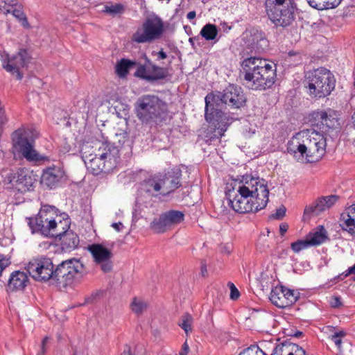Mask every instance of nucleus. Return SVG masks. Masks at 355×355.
<instances>
[{"mask_svg": "<svg viewBox=\"0 0 355 355\" xmlns=\"http://www.w3.org/2000/svg\"><path fill=\"white\" fill-rule=\"evenodd\" d=\"M189 350V345H187V342H185L182 347L181 350L179 352V355H187Z\"/></svg>", "mask_w": 355, "mask_h": 355, "instance_id": "680f3d73", "label": "nucleus"}, {"mask_svg": "<svg viewBox=\"0 0 355 355\" xmlns=\"http://www.w3.org/2000/svg\"><path fill=\"white\" fill-rule=\"evenodd\" d=\"M130 144L131 141L126 136L123 137L122 143L119 139V146L108 141L102 142L96 150L97 155L104 158L109 164L116 168L120 161V151L123 150L125 146L131 149Z\"/></svg>", "mask_w": 355, "mask_h": 355, "instance_id": "dca6fc26", "label": "nucleus"}, {"mask_svg": "<svg viewBox=\"0 0 355 355\" xmlns=\"http://www.w3.org/2000/svg\"><path fill=\"white\" fill-rule=\"evenodd\" d=\"M27 223L31 230L32 234H40L45 237L57 239L60 234L64 232L62 231L63 222H55V225L49 230V224L51 223L49 220L43 218L38 219V217H27Z\"/></svg>", "mask_w": 355, "mask_h": 355, "instance_id": "a211bd4d", "label": "nucleus"}, {"mask_svg": "<svg viewBox=\"0 0 355 355\" xmlns=\"http://www.w3.org/2000/svg\"><path fill=\"white\" fill-rule=\"evenodd\" d=\"M29 279L26 272L20 270L12 272L8 279L6 291L8 293L24 291L26 287Z\"/></svg>", "mask_w": 355, "mask_h": 355, "instance_id": "c756f323", "label": "nucleus"}, {"mask_svg": "<svg viewBox=\"0 0 355 355\" xmlns=\"http://www.w3.org/2000/svg\"><path fill=\"white\" fill-rule=\"evenodd\" d=\"M313 8L323 10L337 7L342 0H306Z\"/></svg>", "mask_w": 355, "mask_h": 355, "instance_id": "c9c22d12", "label": "nucleus"}, {"mask_svg": "<svg viewBox=\"0 0 355 355\" xmlns=\"http://www.w3.org/2000/svg\"><path fill=\"white\" fill-rule=\"evenodd\" d=\"M340 226L343 230L355 237V215L342 214L340 218Z\"/></svg>", "mask_w": 355, "mask_h": 355, "instance_id": "f704fd0d", "label": "nucleus"}, {"mask_svg": "<svg viewBox=\"0 0 355 355\" xmlns=\"http://www.w3.org/2000/svg\"><path fill=\"white\" fill-rule=\"evenodd\" d=\"M347 336V332L345 330H340L335 331L329 338L334 343L338 349L340 350L342 345V338Z\"/></svg>", "mask_w": 355, "mask_h": 355, "instance_id": "a18cd8bd", "label": "nucleus"}, {"mask_svg": "<svg viewBox=\"0 0 355 355\" xmlns=\"http://www.w3.org/2000/svg\"><path fill=\"white\" fill-rule=\"evenodd\" d=\"M85 164L88 171L94 175H98L101 173H108L112 171L114 168L104 159L97 155V152L94 155L90 154L85 161Z\"/></svg>", "mask_w": 355, "mask_h": 355, "instance_id": "cd10ccee", "label": "nucleus"}, {"mask_svg": "<svg viewBox=\"0 0 355 355\" xmlns=\"http://www.w3.org/2000/svg\"><path fill=\"white\" fill-rule=\"evenodd\" d=\"M287 59L295 62V64L301 63L302 58L300 51H290Z\"/></svg>", "mask_w": 355, "mask_h": 355, "instance_id": "09e8293b", "label": "nucleus"}, {"mask_svg": "<svg viewBox=\"0 0 355 355\" xmlns=\"http://www.w3.org/2000/svg\"><path fill=\"white\" fill-rule=\"evenodd\" d=\"M36 217H38V219L43 218L44 220H49L51 222L49 224V230L54 227L55 222L61 220L62 223V221L67 220L66 218H70L67 213L61 212L56 207L47 204L42 205Z\"/></svg>", "mask_w": 355, "mask_h": 355, "instance_id": "bb28decb", "label": "nucleus"}, {"mask_svg": "<svg viewBox=\"0 0 355 355\" xmlns=\"http://www.w3.org/2000/svg\"><path fill=\"white\" fill-rule=\"evenodd\" d=\"M336 83L334 73L324 67L306 71L303 81L307 94L315 100L329 96L335 89Z\"/></svg>", "mask_w": 355, "mask_h": 355, "instance_id": "20e7f679", "label": "nucleus"}, {"mask_svg": "<svg viewBox=\"0 0 355 355\" xmlns=\"http://www.w3.org/2000/svg\"><path fill=\"white\" fill-rule=\"evenodd\" d=\"M239 355H268L257 345H252L243 350Z\"/></svg>", "mask_w": 355, "mask_h": 355, "instance_id": "49530a36", "label": "nucleus"}, {"mask_svg": "<svg viewBox=\"0 0 355 355\" xmlns=\"http://www.w3.org/2000/svg\"><path fill=\"white\" fill-rule=\"evenodd\" d=\"M193 321V318L192 315L188 313H184L181 316L178 324L184 331V332L188 334L192 331L191 324Z\"/></svg>", "mask_w": 355, "mask_h": 355, "instance_id": "a19ab883", "label": "nucleus"}, {"mask_svg": "<svg viewBox=\"0 0 355 355\" xmlns=\"http://www.w3.org/2000/svg\"><path fill=\"white\" fill-rule=\"evenodd\" d=\"M66 180L64 168L60 166L52 165L43 169L40 184L43 187L55 189L60 187Z\"/></svg>", "mask_w": 355, "mask_h": 355, "instance_id": "aec40b11", "label": "nucleus"}, {"mask_svg": "<svg viewBox=\"0 0 355 355\" xmlns=\"http://www.w3.org/2000/svg\"><path fill=\"white\" fill-rule=\"evenodd\" d=\"M247 42L257 53H262L269 45L266 33L259 27H250L245 31Z\"/></svg>", "mask_w": 355, "mask_h": 355, "instance_id": "393cba45", "label": "nucleus"}, {"mask_svg": "<svg viewBox=\"0 0 355 355\" xmlns=\"http://www.w3.org/2000/svg\"><path fill=\"white\" fill-rule=\"evenodd\" d=\"M63 223L62 231L64 232L60 234L57 239L61 241V248L64 252H71L78 248L79 245V236L71 230H69L71 225V219L66 218Z\"/></svg>", "mask_w": 355, "mask_h": 355, "instance_id": "a878e982", "label": "nucleus"}, {"mask_svg": "<svg viewBox=\"0 0 355 355\" xmlns=\"http://www.w3.org/2000/svg\"><path fill=\"white\" fill-rule=\"evenodd\" d=\"M287 336L299 338L304 336V333L299 330H296L294 332L291 331L290 333L287 334Z\"/></svg>", "mask_w": 355, "mask_h": 355, "instance_id": "052dcab7", "label": "nucleus"}, {"mask_svg": "<svg viewBox=\"0 0 355 355\" xmlns=\"http://www.w3.org/2000/svg\"><path fill=\"white\" fill-rule=\"evenodd\" d=\"M144 62H139L134 76L150 83H155L160 80L167 81L171 75L167 67H160L154 63L146 53L141 55Z\"/></svg>", "mask_w": 355, "mask_h": 355, "instance_id": "9b49d317", "label": "nucleus"}, {"mask_svg": "<svg viewBox=\"0 0 355 355\" xmlns=\"http://www.w3.org/2000/svg\"><path fill=\"white\" fill-rule=\"evenodd\" d=\"M49 342V337H44L41 343L40 350L37 352V355H45L46 352V344Z\"/></svg>", "mask_w": 355, "mask_h": 355, "instance_id": "5fc2aeb1", "label": "nucleus"}, {"mask_svg": "<svg viewBox=\"0 0 355 355\" xmlns=\"http://www.w3.org/2000/svg\"><path fill=\"white\" fill-rule=\"evenodd\" d=\"M54 268L52 259L44 255L33 258L25 266L29 275L34 280L40 282L52 280Z\"/></svg>", "mask_w": 355, "mask_h": 355, "instance_id": "4468645a", "label": "nucleus"}, {"mask_svg": "<svg viewBox=\"0 0 355 355\" xmlns=\"http://www.w3.org/2000/svg\"><path fill=\"white\" fill-rule=\"evenodd\" d=\"M288 229V225L286 223H283L279 225V233L282 236H284Z\"/></svg>", "mask_w": 355, "mask_h": 355, "instance_id": "e2e57ef3", "label": "nucleus"}, {"mask_svg": "<svg viewBox=\"0 0 355 355\" xmlns=\"http://www.w3.org/2000/svg\"><path fill=\"white\" fill-rule=\"evenodd\" d=\"M17 0H0V10L7 15L11 11V8L17 6Z\"/></svg>", "mask_w": 355, "mask_h": 355, "instance_id": "c03bdc74", "label": "nucleus"}, {"mask_svg": "<svg viewBox=\"0 0 355 355\" xmlns=\"http://www.w3.org/2000/svg\"><path fill=\"white\" fill-rule=\"evenodd\" d=\"M60 152L64 154L69 153L71 150V146L69 144L67 143V141H63V143L60 144Z\"/></svg>", "mask_w": 355, "mask_h": 355, "instance_id": "6e6d98bb", "label": "nucleus"}, {"mask_svg": "<svg viewBox=\"0 0 355 355\" xmlns=\"http://www.w3.org/2000/svg\"><path fill=\"white\" fill-rule=\"evenodd\" d=\"M200 273L202 277H206L207 275V263L205 260H202L200 262Z\"/></svg>", "mask_w": 355, "mask_h": 355, "instance_id": "bf43d9fd", "label": "nucleus"}, {"mask_svg": "<svg viewBox=\"0 0 355 355\" xmlns=\"http://www.w3.org/2000/svg\"><path fill=\"white\" fill-rule=\"evenodd\" d=\"M241 67V74L252 89L266 90L271 88L276 81V64L268 63L266 60L250 56L243 60Z\"/></svg>", "mask_w": 355, "mask_h": 355, "instance_id": "f03ea898", "label": "nucleus"}, {"mask_svg": "<svg viewBox=\"0 0 355 355\" xmlns=\"http://www.w3.org/2000/svg\"><path fill=\"white\" fill-rule=\"evenodd\" d=\"M140 189L149 197L156 198L161 196L162 185L159 174H155L144 179L140 183Z\"/></svg>", "mask_w": 355, "mask_h": 355, "instance_id": "c85d7f7f", "label": "nucleus"}, {"mask_svg": "<svg viewBox=\"0 0 355 355\" xmlns=\"http://www.w3.org/2000/svg\"><path fill=\"white\" fill-rule=\"evenodd\" d=\"M132 311L136 314H141L146 309L147 304L141 300H138L135 297L130 304Z\"/></svg>", "mask_w": 355, "mask_h": 355, "instance_id": "79ce46f5", "label": "nucleus"}, {"mask_svg": "<svg viewBox=\"0 0 355 355\" xmlns=\"http://www.w3.org/2000/svg\"><path fill=\"white\" fill-rule=\"evenodd\" d=\"M216 105L228 106L231 109H241L246 105L247 96L241 87L229 84L222 92L212 91L206 95Z\"/></svg>", "mask_w": 355, "mask_h": 355, "instance_id": "6e6552de", "label": "nucleus"}, {"mask_svg": "<svg viewBox=\"0 0 355 355\" xmlns=\"http://www.w3.org/2000/svg\"><path fill=\"white\" fill-rule=\"evenodd\" d=\"M150 229L156 234H162L167 231L169 228L166 218L164 214H161L159 217L154 218L150 223Z\"/></svg>", "mask_w": 355, "mask_h": 355, "instance_id": "e433bc0d", "label": "nucleus"}, {"mask_svg": "<svg viewBox=\"0 0 355 355\" xmlns=\"http://www.w3.org/2000/svg\"><path fill=\"white\" fill-rule=\"evenodd\" d=\"M125 11V6L121 3L107 2L102 10V12L112 17L121 16Z\"/></svg>", "mask_w": 355, "mask_h": 355, "instance_id": "72a5a7b5", "label": "nucleus"}, {"mask_svg": "<svg viewBox=\"0 0 355 355\" xmlns=\"http://www.w3.org/2000/svg\"><path fill=\"white\" fill-rule=\"evenodd\" d=\"M151 54L153 56L157 55V60H165L167 58V54L165 51H164L163 49H161V50L158 52L153 51H152Z\"/></svg>", "mask_w": 355, "mask_h": 355, "instance_id": "4d7b16f0", "label": "nucleus"}, {"mask_svg": "<svg viewBox=\"0 0 355 355\" xmlns=\"http://www.w3.org/2000/svg\"><path fill=\"white\" fill-rule=\"evenodd\" d=\"M31 60V52L27 49L21 48L10 57L8 54L2 56V67L6 71L15 75L17 80H21L24 75L20 69L27 68Z\"/></svg>", "mask_w": 355, "mask_h": 355, "instance_id": "2eb2a0df", "label": "nucleus"}, {"mask_svg": "<svg viewBox=\"0 0 355 355\" xmlns=\"http://www.w3.org/2000/svg\"><path fill=\"white\" fill-rule=\"evenodd\" d=\"M88 250L92 254L96 264L99 265L104 273L110 272L113 268L112 261V252L102 244L93 243L88 246Z\"/></svg>", "mask_w": 355, "mask_h": 355, "instance_id": "412c9836", "label": "nucleus"}, {"mask_svg": "<svg viewBox=\"0 0 355 355\" xmlns=\"http://www.w3.org/2000/svg\"><path fill=\"white\" fill-rule=\"evenodd\" d=\"M344 277H348L350 275H353L354 276L352 277V279L355 282V264L351 267H349L348 269L343 273Z\"/></svg>", "mask_w": 355, "mask_h": 355, "instance_id": "13d9d810", "label": "nucleus"}, {"mask_svg": "<svg viewBox=\"0 0 355 355\" xmlns=\"http://www.w3.org/2000/svg\"><path fill=\"white\" fill-rule=\"evenodd\" d=\"M297 10L295 0H272L267 15L275 26L286 28L295 21Z\"/></svg>", "mask_w": 355, "mask_h": 355, "instance_id": "0eeeda50", "label": "nucleus"}, {"mask_svg": "<svg viewBox=\"0 0 355 355\" xmlns=\"http://www.w3.org/2000/svg\"><path fill=\"white\" fill-rule=\"evenodd\" d=\"M218 33V27L215 24H207L200 31V35L205 40H214L216 39Z\"/></svg>", "mask_w": 355, "mask_h": 355, "instance_id": "ea45409f", "label": "nucleus"}, {"mask_svg": "<svg viewBox=\"0 0 355 355\" xmlns=\"http://www.w3.org/2000/svg\"><path fill=\"white\" fill-rule=\"evenodd\" d=\"M139 62L127 58H122L117 62L115 71L120 78H125L129 73L130 69L137 67L138 68Z\"/></svg>", "mask_w": 355, "mask_h": 355, "instance_id": "2f4dec72", "label": "nucleus"}, {"mask_svg": "<svg viewBox=\"0 0 355 355\" xmlns=\"http://www.w3.org/2000/svg\"><path fill=\"white\" fill-rule=\"evenodd\" d=\"M10 264V258H7L4 254H0V277L2 275V272Z\"/></svg>", "mask_w": 355, "mask_h": 355, "instance_id": "3c124183", "label": "nucleus"}, {"mask_svg": "<svg viewBox=\"0 0 355 355\" xmlns=\"http://www.w3.org/2000/svg\"><path fill=\"white\" fill-rule=\"evenodd\" d=\"M300 297V293L284 286L279 285L272 288L270 300L272 304L280 309L291 306Z\"/></svg>", "mask_w": 355, "mask_h": 355, "instance_id": "6ab92c4d", "label": "nucleus"}, {"mask_svg": "<svg viewBox=\"0 0 355 355\" xmlns=\"http://www.w3.org/2000/svg\"><path fill=\"white\" fill-rule=\"evenodd\" d=\"M163 214L169 228L181 223L184 220V214L181 211L171 209Z\"/></svg>", "mask_w": 355, "mask_h": 355, "instance_id": "4c0bfd02", "label": "nucleus"}, {"mask_svg": "<svg viewBox=\"0 0 355 355\" xmlns=\"http://www.w3.org/2000/svg\"><path fill=\"white\" fill-rule=\"evenodd\" d=\"M286 209L285 206L282 205L279 208L276 210L275 214L270 216V218L282 220L286 214Z\"/></svg>", "mask_w": 355, "mask_h": 355, "instance_id": "8fccbe9b", "label": "nucleus"}, {"mask_svg": "<svg viewBox=\"0 0 355 355\" xmlns=\"http://www.w3.org/2000/svg\"><path fill=\"white\" fill-rule=\"evenodd\" d=\"M35 181L32 172L26 168H19L15 171H11L3 179L5 184L16 187L21 193L31 190Z\"/></svg>", "mask_w": 355, "mask_h": 355, "instance_id": "f3484780", "label": "nucleus"}, {"mask_svg": "<svg viewBox=\"0 0 355 355\" xmlns=\"http://www.w3.org/2000/svg\"><path fill=\"white\" fill-rule=\"evenodd\" d=\"M355 119L354 114L352 116V123L348 124L345 128V134L348 137V140H352V144L355 146Z\"/></svg>", "mask_w": 355, "mask_h": 355, "instance_id": "de8ad7c7", "label": "nucleus"}, {"mask_svg": "<svg viewBox=\"0 0 355 355\" xmlns=\"http://www.w3.org/2000/svg\"><path fill=\"white\" fill-rule=\"evenodd\" d=\"M85 274V266L80 260L71 258L55 265L52 280L60 288H72Z\"/></svg>", "mask_w": 355, "mask_h": 355, "instance_id": "423d86ee", "label": "nucleus"}, {"mask_svg": "<svg viewBox=\"0 0 355 355\" xmlns=\"http://www.w3.org/2000/svg\"><path fill=\"white\" fill-rule=\"evenodd\" d=\"M309 247H311V245H310V243L306 238L305 240L299 239V240L292 243L291 245V248L292 250L295 253H298L301 250L306 249Z\"/></svg>", "mask_w": 355, "mask_h": 355, "instance_id": "37998d69", "label": "nucleus"}, {"mask_svg": "<svg viewBox=\"0 0 355 355\" xmlns=\"http://www.w3.org/2000/svg\"><path fill=\"white\" fill-rule=\"evenodd\" d=\"M112 227L114 228L117 232H120L123 228V225L121 222L113 223L112 224Z\"/></svg>", "mask_w": 355, "mask_h": 355, "instance_id": "0e129e2a", "label": "nucleus"}, {"mask_svg": "<svg viewBox=\"0 0 355 355\" xmlns=\"http://www.w3.org/2000/svg\"><path fill=\"white\" fill-rule=\"evenodd\" d=\"M205 119L209 123V128L211 129L210 135L209 132L205 136L206 141L211 142L217 139L221 138L227 131L229 126L236 119L232 117L230 113L222 110V105H216L211 101L209 97L205 98Z\"/></svg>", "mask_w": 355, "mask_h": 355, "instance_id": "39448f33", "label": "nucleus"}, {"mask_svg": "<svg viewBox=\"0 0 355 355\" xmlns=\"http://www.w3.org/2000/svg\"><path fill=\"white\" fill-rule=\"evenodd\" d=\"M306 239L311 246L319 245L328 239L327 232L322 225H320L315 232H309Z\"/></svg>", "mask_w": 355, "mask_h": 355, "instance_id": "473e14b6", "label": "nucleus"}, {"mask_svg": "<svg viewBox=\"0 0 355 355\" xmlns=\"http://www.w3.org/2000/svg\"><path fill=\"white\" fill-rule=\"evenodd\" d=\"M164 32L162 19L153 13L146 17L141 27L133 33L132 40L138 44L150 43L159 39Z\"/></svg>", "mask_w": 355, "mask_h": 355, "instance_id": "1a4fd4ad", "label": "nucleus"}, {"mask_svg": "<svg viewBox=\"0 0 355 355\" xmlns=\"http://www.w3.org/2000/svg\"><path fill=\"white\" fill-rule=\"evenodd\" d=\"M347 212L345 213V214H347V215H355V204L351 205L349 207H348L347 209Z\"/></svg>", "mask_w": 355, "mask_h": 355, "instance_id": "774afa93", "label": "nucleus"}, {"mask_svg": "<svg viewBox=\"0 0 355 355\" xmlns=\"http://www.w3.org/2000/svg\"><path fill=\"white\" fill-rule=\"evenodd\" d=\"M340 114L338 111L328 108L314 110L309 114V120L313 131L322 133L326 137L340 127Z\"/></svg>", "mask_w": 355, "mask_h": 355, "instance_id": "9d476101", "label": "nucleus"}, {"mask_svg": "<svg viewBox=\"0 0 355 355\" xmlns=\"http://www.w3.org/2000/svg\"><path fill=\"white\" fill-rule=\"evenodd\" d=\"M340 199L338 195H329L318 198L312 204L306 205L303 217L309 219L312 216H319L322 212L332 207Z\"/></svg>", "mask_w": 355, "mask_h": 355, "instance_id": "5701e85b", "label": "nucleus"}, {"mask_svg": "<svg viewBox=\"0 0 355 355\" xmlns=\"http://www.w3.org/2000/svg\"><path fill=\"white\" fill-rule=\"evenodd\" d=\"M327 137L322 133L313 131L302 143L289 141L287 153L297 162L313 163L319 161L326 153Z\"/></svg>", "mask_w": 355, "mask_h": 355, "instance_id": "7ed1b4c3", "label": "nucleus"}, {"mask_svg": "<svg viewBox=\"0 0 355 355\" xmlns=\"http://www.w3.org/2000/svg\"><path fill=\"white\" fill-rule=\"evenodd\" d=\"M228 286L230 289V298L232 300H236L240 296V293H239V290L236 288L234 284L232 282L228 283Z\"/></svg>", "mask_w": 355, "mask_h": 355, "instance_id": "603ef678", "label": "nucleus"}, {"mask_svg": "<svg viewBox=\"0 0 355 355\" xmlns=\"http://www.w3.org/2000/svg\"><path fill=\"white\" fill-rule=\"evenodd\" d=\"M293 355H307L306 352L302 347L299 346L295 353L293 352Z\"/></svg>", "mask_w": 355, "mask_h": 355, "instance_id": "69168bd1", "label": "nucleus"}, {"mask_svg": "<svg viewBox=\"0 0 355 355\" xmlns=\"http://www.w3.org/2000/svg\"><path fill=\"white\" fill-rule=\"evenodd\" d=\"M298 347V345L286 339L276 345L271 355H293V352L295 353Z\"/></svg>", "mask_w": 355, "mask_h": 355, "instance_id": "7c9ffc66", "label": "nucleus"}, {"mask_svg": "<svg viewBox=\"0 0 355 355\" xmlns=\"http://www.w3.org/2000/svg\"><path fill=\"white\" fill-rule=\"evenodd\" d=\"M162 185L161 196L168 197L182 187V171L178 167L168 170L164 173H159Z\"/></svg>", "mask_w": 355, "mask_h": 355, "instance_id": "4be33fe9", "label": "nucleus"}, {"mask_svg": "<svg viewBox=\"0 0 355 355\" xmlns=\"http://www.w3.org/2000/svg\"><path fill=\"white\" fill-rule=\"evenodd\" d=\"M329 303L332 308H340L343 306L340 296H332L330 299Z\"/></svg>", "mask_w": 355, "mask_h": 355, "instance_id": "864d4df0", "label": "nucleus"}, {"mask_svg": "<svg viewBox=\"0 0 355 355\" xmlns=\"http://www.w3.org/2000/svg\"><path fill=\"white\" fill-rule=\"evenodd\" d=\"M238 188L248 189L254 200L260 201L256 205V211H260L266 207L269 201V189L264 179L245 174L242 176Z\"/></svg>", "mask_w": 355, "mask_h": 355, "instance_id": "ddd939ff", "label": "nucleus"}, {"mask_svg": "<svg viewBox=\"0 0 355 355\" xmlns=\"http://www.w3.org/2000/svg\"><path fill=\"white\" fill-rule=\"evenodd\" d=\"M136 117L144 127L159 131L171 119L167 103L155 94H144L134 104Z\"/></svg>", "mask_w": 355, "mask_h": 355, "instance_id": "f257e3e1", "label": "nucleus"}, {"mask_svg": "<svg viewBox=\"0 0 355 355\" xmlns=\"http://www.w3.org/2000/svg\"><path fill=\"white\" fill-rule=\"evenodd\" d=\"M13 142L15 148L21 153L22 155L28 161H40L46 157H41L33 148V144L28 139L22 135V131L20 129L15 130L13 133Z\"/></svg>", "mask_w": 355, "mask_h": 355, "instance_id": "b1692460", "label": "nucleus"}, {"mask_svg": "<svg viewBox=\"0 0 355 355\" xmlns=\"http://www.w3.org/2000/svg\"><path fill=\"white\" fill-rule=\"evenodd\" d=\"M10 13H12V15L19 21V22L21 23V25L23 26V28L26 29H30L31 28L30 24L28 21L27 17L23 11L21 4L17 3V6H14L12 8H11Z\"/></svg>", "mask_w": 355, "mask_h": 355, "instance_id": "58836bf2", "label": "nucleus"}, {"mask_svg": "<svg viewBox=\"0 0 355 355\" xmlns=\"http://www.w3.org/2000/svg\"><path fill=\"white\" fill-rule=\"evenodd\" d=\"M225 196L228 200V205L236 212L245 214L250 212L257 213L256 205L260 201L255 200L253 196L247 189L237 188L234 192V188L225 191Z\"/></svg>", "mask_w": 355, "mask_h": 355, "instance_id": "f8f14e48", "label": "nucleus"}, {"mask_svg": "<svg viewBox=\"0 0 355 355\" xmlns=\"http://www.w3.org/2000/svg\"><path fill=\"white\" fill-rule=\"evenodd\" d=\"M121 355H135V354L131 352L130 347L128 345H125V349Z\"/></svg>", "mask_w": 355, "mask_h": 355, "instance_id": "338daca9", "label": "nucleus"}]
</instances>
